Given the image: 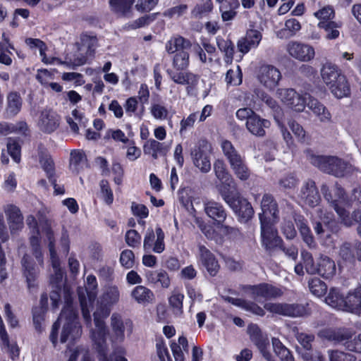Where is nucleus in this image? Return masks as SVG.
<instances>
[{"mask_svg": "<svg viewBox=\"0 0 361 361\" xmlns=\"http://www.w3.org/2000/svg\"><path fill=\"white\" fill-rule=\"evenodd\" d=\"M131 297L139 304L152 303L155 299L154 293L144 286H137L131 292Z\"/></svg>", "mask_w": 361, "mask_h": 361, "instance_id": "obj_41", "label": "nucleus"}, {"mask_svg": "<svg viewBox=\"0 0 361 361\" xmlns=\"http://www.w3.org/2000/svg\"><path fill=\"white\" fill-rule=\"evenodd\" d=\"M281 77L279 70L272 65H262L259 67L257 72L258 81L269 90H272L278 86Z\"/></svg>", "mask_w": 361, "mask_h": 361, "instance_id": "obj_13", "label": "nucleus"}, {"mask_svg": "<svg viewBox=\"0 0 361 361\" xmlns=\"http://www.w3.org/2000/svg\"><path fill=\"white\" fill-rule=\"evenodd\" d=\"M184 299V295L174 291L169 298V303L172 309L173 313L177 317L182 315L183 310V302Z\"/></svg>", "mask_w": 361, "mask_h": 361, "instance_id": "obj_54", "label": "nucleus"}, {"mask_svg": "<svg viewBox=\"0 0 361 361\" xmlns=\"http://www.w3.org/2000/svg\"><path fill=\"white\" fill-rule=\"evenodd\" d=\"M66 121L71 130L74 133H78L79 127L78 126H81L84 124L83 121V116L79 113V111L76 109H74L72 111L71 116H68L66 118Z\"/></svg>", "mask_w": 361, "mask_h": 361, "instance_id": "obj_59", "label": "nucleus"}, {"mask_svg": "<svg viewBox=\"0 0 361 361\" xmlns=\"http://www.w3.org/2000/svg\"><path fill=\"white\" fill-rule=\"evenodd\" d=\"M20 263L23 275L26 279L28 287H34L39 273V268L34 263L31 256L27 254L23 257Z\"/></svg>", "mask_w": 361, "mask_h": 361, "instance_id": "obj_28", "label": "nucleus"}, {"mask_svg": "<svg viewBox=\"0 0 361 361\" xmlns=\"http://www.w3.org/2000/svg\"><path fill=\"white\" fill-rule=\"evenodd\" d=\"M0 338L2 349L9 353L12 358L18 357L19 355V349L16 344L10 343L8 335L6 331L1 317H0Z\"/></svg>", "mask_w": 361, "mask_h": 361, "instance_id": "obj_47", "label": "nucleus"}, {"mask_svg": "<svg viewBox=\"0 0 361 361\" xmlns=\"http://www.w3.org/2000/svg\"><path fill=\"white\" fill-rule=\"evenodd\" d=\"M221 197L241 221L246 222L252 217L254 209L251 204L238 192L222 190Z\"/></svg>", "mask_w": 361, "mask_h": 361, "instance_id": "obj_6", "label": "nucleus"}, {"mask_svg": "<svg viewBox=\"0 0 361 361\" xmlns=\"http://www.w3.org/2000/svg\"><path fill=\"white\" fill-rule=\"evenodd\" d=\"M30 243L32 249V253L39 265H44V254L40 245V238L37 235H31L30 238Z\"/></svg>", "mask_w": 361, "mask_h": 361, "instance_id": "obj_58", "label": "nucleus"}, {"mask_svg": "<svg viewBox=\"0 0 361 361\" xmlns=\"http://www.w3.org/2000/svg\"><path fill=\"white\" fill-rule=\"evenodd\" d=\"M204 141L202 144L198 143L191 150L190 155L193 164L202 173H207L211 169L210 159L207 153L204 149Z\"/></svg>", "mask_w": 361, "mask_h": 361, "instance_id": "obj_23", "label": "nucleus"}, {"mask_svg": "<svg viewBox=\"0 0 361 361\" xmlns=\"http://www.w3.org/2000/svg\"><path fill=\"white\" fill-rule=\"evenodd\" d=\"M102 312V317H101L99 311L94 312L95 328L90 331V338L93 342L98 361H128L125 357L126 350L122 347H118L114 350L111 357H109V347L106 343L107 330L104 318L109 314L110 311L103 310Z\"/></svg>", "mask_w": 361, "mask_h": 361, "instance_id": "obj_1", "label": "nucleus"}, {"mask_svg": "<svg viewBox=\"0 0 361 361\" xmlns=\"http://www.w3.org/2000/svg\"><path fill=\"white\" fill-rule=\"evenodd\" d=\"M317 213L322 221L317 222L314 227V231L317 235H322L325 232L322 227V224H324L331 233H337L339 231L338 223L332 212H328L325 208H319L317 209Z\"/></svg>", "mask_w": 361, "mask_h": 361, "instance_id": "obj_18", "label": "nucleus"}, {"mask_svg": "<svg viewBox=\"0 0 361 361\" xmlns=\"http://www.w3.org/2000/svg\"><path fill=\"white\" fill-rule=\"evenodd\" d=\"M213 9L212 0H201L192 10L191 15L195 18H200L210 13Z\"/></svg>", "mask_w": 361, "mask_h": 361, "instance_id": "obj_57", "label": "nucleus"}, {"mask_svg": "<svg viewBox=\"0 0 361 361\" xmlns=\"http://www.w3.org/2000/svg\"><path fill=\"white\" fill-rule=\"evenodd\" d=\"M343 206L344 205L335 204V208H334L341 224L349 227L353 226L355 223H359L357 231L361 236V210H355L350 214Z\"/></svg>", "mask_w": 361, "mask_h": 361, "instance_id": "obj_27", "label": "nucleus"}, {"mask_svg": "<svg viewBox=\"0 0 361 361\" xmlns=\"http://www.w3.org/2000/svg\"><path fill=\"white\" fill-rule=\"evenodd\" d=\"M268 312L284 317H298L310 314L309 309L302 305L268 302L264 306Z\"/></svg>", "mask_w": 361, "mask_h": 361, "instance_id": "obj_11", "label": "nucleus"}, {"mask_svg": "<svg viewBox=\"0 0 361 361\" xmlns=\"http://www.w3.org/2000/svg\"><path fill=\"white\" fill-rule=\"evenodd\" d=\"M305 154L312 165L336 177H343L351 171V165L337 157L317 155L309 149L305 151Z\"/></svg>", "mask_w": 361, "mask_h": 361, "instance_id": "obj_3", "label": "nucleus"}, {"mask_svg": "<svg viewBox=\"0 0 361 361\" xmlns=\"http://www.w3.org/2000/svg\"><path fill=\"white\" fill-rule=\"evenodd\" d=\"M300 29V22L295 18H290L285 22L284 28L278 31L276 36L280 39H287L295 36Z\"/></svg>", "mask_w": 361, "mask_h": 361, "instance_id": "obj_48", "label": "nucleus"}, {"mask_svg": "<svg viewBox=\"0 0 361 361\" xmlns=\"http://www.w3.org/2000/svg\"><path fill=\"white\" fill-rule=\"evenodd\" d=\"M286 50L293 58L303 62L312 60L315 55L313 47L296 41L288 42Z\"/></svg>", "mask_w": 361, "mask_h": 361, "instance_id": "obj_16", "label": "nucleus"}, {"mask_svg": "<svg viewBox=\"0 0 361 361\" xmlns=\"http://www.w3.org/2000/svg\"><path fill=\"white\" fill-rule=\"evenodd\" d=\"M214 170L216 177L221 182L219 186V191L221 195V190L231 191L229 188H234L235 182L232 176L228 172L226 165L221 160H216L214 164Z\"/></svg>", "mask_w": 361, "mask_h": 361, "instance_id": "obj_25", "label": "nucleus"}, {"mask_svg": "<svg viewBox=\"0 0 361 361\" xmlns=\"http://www.w3.org/2000/svg\"><path fill=\"white\" fill-rule=\"evenodd\" d=\"M60 116L51 109H44L41 111L37 126L39 128L47 133L56 130L59 126Z\"/></svg>", "mask_w": 361, "mask_h": 361, "instance_id": "obj_21", "label": "nucleus"}, {"mask_svg": "<svg viewBox=\"0 0 361 361\" xmlns=\"http://www.w3.org/2000/svg\"><path fill=\"white\" fill-rule=\"evenodd\" d=\"M281 102L293 111L302 112L305 108L307 98L298 93L293 89H281L279 90Z\"/></svg>", "mask_w": 361, "mask_h": 361, "instance_id": "obj_17", "label": "nucleus"}, {"mask_svg": "<svg viewBox=\"0 0 361 361\" xmlns=\"http://www.w3.org/2000/svg\"><path fill=\"white\" fill-rule=\"evenodd\" d=\"M98 45V39L95 35L82 34L80 42L78 44V51L74 54V58L71 60L74 66L84 65L94 54Z\"/></svg>", "mask_w": 361, "mask_h": 361, "instance_id": "obj_9", "label": "nucleus"}, {"mask_svg": "<svg viewBox=\"0 0 361 361\" xmlns=\"http://www.w3.org/2000/svg\"><path fill=\"white\" fill-rule=\"evenodd\" d=\"M296 221V225L298 228L300 233L303 241L310 247H313L315 245L314 238L311 233L310 228L307 226V221L303 218L299 217Z\"/></svg>", "mask_w": 361, "mask_h": 361, "instance_id": "obj_51", "label": "nucleus"}, {"mask_svg": "<svg viewBox=\"0 0 361 361\" xmlns=\"http://www.w3.org/2000/svg\"><path fill=\"white\" fill-rule=\"evenodd\" d=\"M307 107L312 111L313 114L322 123H329L331 121V114L328 109L317 99L311 96L307 97Z\"/></svg>", "mask_w": 361, "mask_h": 361, "instance_id": "obj_35", "label": "nucleus"}, {"mask_svg": "<svg viewBox=\"0 0 361 361\" xmlns=\"http://www.w3.org/2000/svg\"><path fill=\"white\" fill-rule=\"evenodd\" d=\"M262 213L259 214V221H278V204L274 197L269 194H264L261 201Z\"/></svg>", "mask_w": 361, "mask_h": 361, "instance_id": "obj_19", "label": "nucleus"}, {"mask_svg": "<svg viewBox=\"0 0 361 361\" xmlns=\"http://www.w3.org/2000/svg\"><path fill=\"white\" fill-rule=\"evenodd\" d=\"M7 150L15 162L19 163L20 161V146L15 140L8 139Z\"/></svg>", "mask_w": 361, "mask_h": 361, "instance_id": "obj_63", "label": "nucleus"}, {"mask_svg": "<svg viewBox=\"0 0 361 361\" xmlns=\"http://www.w3.org/2000/svg\"><path fill=\"white\" fill-rule=\"evenodd\" d=\"M271 126V122L255 114L246 122V128L252 135L264 137L266 130Z\"/></svg>", "mask_w": 361, "mask_h": 361, "instance_id": "obj_33", "label": "nucleus"}, {"mask_svg": "<svg viewBox=\"0 0 361 361\" xmlns=\"http://www.w3.org/2000/svg\"><path fill=\"white\" fill-rule=\"evenodd\" d=\"M262 40V34L256 30H250L244 37L240 38L237 44L239 51L247 53L251 49L256 48Z\"/></svg>", "mask_w": 361, "mask_h": 361, "instance_id": "obj_31", "label": "nucleus"}, {"mask_svg": "<svg viewBox=\"0 0 361 361\" xmlns=\"http://www.w3.org/2000/svg\"><path fill=\"white\" fill-rule=\"evenodd\" d=\"M271 341L274 350L281 361H294L290 350L283 345L279 338H273Z\"/></svg>", "mask_w": 361, "mask_h": 361, "instance_id": "obj_52", "label": "nucleus"}, {"mask_svg": "<svg viewBox=\"0 0 361 361\" xmlns=\"http://www.w3.org/2000/svg\"><path fill=\"white\" fill-rule=\"evenodd\" d=\"M25 43L30 49L37 48L39 49V54L42 58V61L44 63H50L51 64V63H54V61H56L59 64L68 65V63L67 62H63L56 58H52L51 59H49L48 58H47L46 54H45V51L47 50V46H46L45 43L39 39L27 38L25 39Z\"/></svg>", "mask_w": 361, "mask_h": 361, "instance_id": "obj_44", "label": "nucleus"}, {"mask_svg": "<svg viewBox=\"0 0 361 361\" xmlns=\"http://www.w3.org/2000/svg\"><path fill=\"white\" fill-rule=\"evenodd\" d=\"M189 58L188 50H182L176 53L173 58V67L178 71L186 69L189 66Z\"/></svg>", "mask_w": 361, "mask_h": 361, "instance_id": "obj_56", "label": "nucleus"}, {"mask_svg": "<svg viewBox=\"0 0 361 361\" xmlns=\"http://www.w3.org/2000/svg\"><path fill=\"white\" fill-rule=\"evenodd\" d=\"M204 210L210 219L216 221V224L224 223L226 219V209L219 202L213 200L206 201L204 202Z\"/></svg>", "mask_w": 361, "mask_h": 361, "instance_id": "obj_29", "label": "nucleus"}, {"mask_svg": "<svg viewBox=\"0 0 361 361\" xmlns=\"http://www.w3.org/2000/svg\"><path fill=\"white\" fill-rule=\"evenodd\" d=\"M4 212L9 226L11 233H15L22 230L24 226L23 216L18 207L13 204L4 206Z\"/></svg>", "mask_w": 361, "mask_h": 361, "instance_id": "obj_20", "label": "nucleus"}, {"mask_svg": "<svg viewBox=\"0 0 361 361\" xmlns=\"http://www.w3.org/2000/svg\"><path fill=\"white\" fill-rule=\"evenodd\" d=\"M318 26L325 30L327 39H335L338 37V28L341 27L339 23L334 21H320Z\"/></svg>", "mask_w": 361, "mask_h": 361, "instance_id": "obj_53", "label": "nucleus"}, {"mask_svg": "<svg viewBox=\"0 0 361 361\" xmlns=\"http://www.w3.org/2000/svg\"><path fill=\"white\" fill-rule=\"evenodd\" d=\"M247 332L251 341L255 343L263 357L267 361H275L274 356L269 351V341L267 335L263 334L256 324H250L247 327Z\"/></svg>", "mask_w": 361, "mask_h": 361, "instance_id": "obj_14", "label": "nucleus"}, {"mask_svg": "<svg viewBox=\"0 0 361 361\" xmlns=\"http://www.w3.org/2000/svg\"><path fill=\"white\" fill-rule=\"evenodd\" d=\"M221 148L236 177L241 180H247L250 176V171L245 164L244 159L232 143L230 141L224 140L221 142Z\"/></svg>", "mask_w": 361, "mask_h": 361, "instance_id": "obj_7", "label": "nucleus"}, {"mask_svg": "<svg viewBox=\"0 0 361 361\" xmlns=\"http://www.w3.org/2000/svg\"><path fill=\"white\" fill-rule=\"evenodd\" d=\"M145 279L148 284L160 286L162 288H169L171 285L169 276L164 270H148L145 272Z\"/></svg>", "mask_w": 361, "mask_h": 361, "instance_id": "obj_36", "label": "nucleus"}, {"mask_svg": "<svg viewBox=\"0 0 361 361\" xmlns=\"http://www.w3.org/2000/svg\"><path fill=\"white\" fill-rule=\"evenodd\" d=\"M317 274L325 279H330L336 274V264L329 257L321 256L317 260Z\"/></svg>", "mask_w": 361, "mask_h": 361, "instance_id": "obj_40", "label": "nucleus"}, {"mask_svg": "<svg viewBox=\"0 0 361 361\" xmlns=\"http://www.w3.org/2000/svg\"><path fill=\"white\" fill-rule=\"evenodd\" d=\"M331 92L337 98H343L350 94V85L346 77L341 76L339 80L328 87Z\"/></svg>", "mask_w": 361, "mask_h": 361, "instance_id": "obj_46", "label": "nucleus"}, {"mask_svg": "<svg viewBox=\"0 0 361 361\" xmlns=\"http://www.w3.org/2000/svg\"><path fill=\"white\" fill-rule=\"evenodd\" d=\"M22 101L20 95L16 92H10L7 96L6 114L9 116H15L20 111Z\"/></svg>", "mask_w": 361, "mask_h": 361, "instance_id": "obj_50", "label": "nucleus"}, {"mask_svg": "<svg viewBox=\"0 0 361 361\" xmlns=\"http://www.w3.org/2000/svg\"><path fill=\"white\" fill-rule=\"evenodd\" d=\"M344 311L356 314H361V288L349 292L345 297Z\"/></svg>", "mask_w": 361, "mask_h": 361, "instance_id": "obj_37", "label": "nucleus"}, {"mask_svg": "<svg viewBox=\"0 0 361 361\" xmlns=\"http://www.w3.org/2000/svg\"><path fill=\"white\" fill-rule=\"evenodd\" d=\"M309 288L313 295L321 297L326 293L327 286L319 279L314 278L309 281Z\"/></svg>", "mask_w": 361, "mask_h": 361, "instance_id": "obj_60", "label": "nucleus"}, {"mask_svg": "<svg viewBox=\"0 0 361 361\" xmlns=\"http://www.w3.org/2000/svg\"><path fill=\"white\" fill-rule=\"evenodd\" d=\"M324 193V198L330 204V205L335 208V204L348 205L350 204V201L348 200L345 190L338 185H336L334 189V195L328 191V188L324 185L322 188Z\"/></svg>", "mask_w": 361, "mask_h": 361, "instance_id": "obj_30", "label": "nucleus"}, {"mask_svg": "<svg viewBox=\"0 0 361 361\" xmlns=\"http://www.w3.org/2000/svg\"><path fill=\"white\" fill-rule=\"evenodd\" d=\"M325 302L333 308L343 310L345 307V298L336 288H331L325 298Z\"/></svg>", "mask_w": 361, "mask_h": 361, "instance_id": "obj_49", "label": "nucleus"}, {"mask_svg": "<svg viewBox=\"0 0 361 361\" xmlns=\"http://www.w3.org/2000/svg\"><path fill=\"white\" fill-rule=\"evenodd\" d=\"M85 162V157L83 152L74 150L71 153L70 166L73 171L78 172L80 166Z\"/></svg>", "mask_w": 361, "mask_h": 361, "instance_id": "obj_62", "label": "nucleus"}, {"mask_svg": "<svg viewBox=\"0 0 361 361\" xmlns=\"http://www.w3.org/2000/svg\"><path fill=\"white\" fill-rule=\"evenodd\" d=\"M338 255L345 263L353 264L355 259L361 261V243H343L340 247Z\"/></svg>", "mask_w": 361, "mask_h": 361, "instance_id": "obj_26", "label": "nucleus"}, {"mask_svg": "<svg viewBox=\"0 0 361 361\" xmlns=\"http://www.w3.org/2000/svg\"><path fill=\"white\" fill-rule=\"evenodd\" d=\"M319 336L335 343L342 344L348 350L358 353L361 351V334L353 336L348 329H326L321 331Z\"/></svg>", "mask_w": 361, "mask_h": 361, "instance_id": "obj_5", "label": "nucleus"}, {"mask_svg": "<svg viewBox=\"0 0 361 361\" xmlns=\"http://www.w3.org/2000/svg\"><path fill=\"white\" fill-rule=\"evenodd\" d=\"M164 149L163 144L154 139L148 140L143 146L145 154H149L154 159L158 158L159 154Z\"/></svg>", "mask_w": 361, "mask_h": 361, "instance_id": "obj_55", "label": "nucleus"}, {"mask_svg": "<svg viewBox=\"0 0 361 361\" xmlns=\"http://www.w3.org/2000/svg\"><path fill=\"white\" fill-rule=\"evenodd\" d=\"M321 76L323 82L329 87L344 75L341 73V70L335 64L326 63L321 70Z\"/></svg>", "mask_w": 361, "mask_h": 361, "instance_id": "obj_39", "label": "nucleus"}, {"mask_svg": "<svg viewBox=\"0 0 361 361\" xmlns=\"http://www.w3.org/2000/svg\"><path fill=\"white\" fill-rule=\"evenodd\" d=\"M167 73L171 79L176 83L179 85H187V90L195 88L199 81V77L190 72H174L172 70H168Z\"/></svg>", "mask_w": 361, "mask_h": 361, "instance_id": "obj_34", "label": "nucleus"}, {"mask_svg": "<svg viewBox=\"0 0 361 361\" xmlns=\"http://www.w3.org/2000/svg\"><path fill=\"white\" fill-rule=\"evenodd\" d=\"M300 198L310 207L317 206L320 201V195L313 181H307L301 188Z\"/></svg>", "mask_w": 361, "mask_h": 361, "instance_id": "obj_32", "label": "nucleus"}, {"mask_svg": "<svg viewBox=\"0 0 361 361\" xmlns=\"http://www.w3.org/2000/svg\"><path fill=\"white\" fill-rule=\"evenodd\" d=\"M198 257L202 266L211 276H215L219 269V265L214 255L204 245L199 244Z\"/></svg>", "mask_w": 361, "mask_h": 361, "instance_id": "obj_24", "label": "nucleus"}, {"mask_svg": "<svg viewBox=\"0 0 361 361\" xmlns=\"http://www.w3.org/2000/svg\"><path fill=\"white\" fill-rule=\"evenodd\" d=\"M301 257L306 271L310 274H317V263L314 264L312 255L307 251H302Z\"/></svg>", "mask_w": 361, "mask_h": 361, "instance_id": "obj_61", "label": "nucleus"}, {"mask_svg": "<svg viewBox=\"0 0 361 361\" xmlns=\"http://www.w3.org/2000/svg\"><path fill=\"white\" fill-rule=\"evenodd\" d=\"M39 226L48 242L49 259L54 271V274L50 278V282L53 286H61L63 272L60 267V260L55 248V238L54 232L52 229V222L49 219H42L40 221Z\"/></svg>", "mask_w": 361, "mask_h": 361, "instance_id": "obj_4", "label": "nucleus"}, {"mask_svg": "<svg viewBox=\"0 0 361 361\" xmlns=\"http://www.w3.org/2000/svg\"><path fill=\"white\" fill-rule=\"evenodd\" d=\"M191 42L180 35L171 37L165 44V49L169 54L178 53L182 50H188Z\"/></svg>", "mask_w": 361, "mask_h": 361, "instance_id": "obj_38", "label": "nucleus"}, {"mask_svg": "<svg viewBox=\"0 0 361 361\" xmlns=\"http://www.w3.org/2000/svg\"><path fill=\"white\" fill-rule=\"evenodd\" d=\"M110 341L112 344L124 341L126 333L130 334L133 331V324L128 319H124L118 312H114L110 317Z\"/></svg>", "mask_w": 361, "mask_h": 361, "instance_id": "obj_10", "label": "nucleus"}, {"mask_svg": "<svg viewBox=\"0 0 361 361\" xmlns=\"http://www.w3.org/2000/svg\"><path fill=\"white\" fill-rule=\"evenodd\" d=\"M164 238L165 235L161 227L157 226L155 230L149 227L144 237V250L157 254L163 252L165 250Z\"/></svg>", "mask_w": 361, "mask_h": 361, "instance_id": "obj_12", "label": "nucleus"}, {"mask_svg": "<svg viewBox=\"0 0 361 361\" xmlns=\"http://www.w3.org/2000/svg\"><path fill=\"white\" fill-rule=\"evenodd\" d=\"M120 297L121 293L116 286H107L100 297L101 304L105 307L115 305L119 302Z\"/></svg>", "mask_w": 361, "mask_h": 361, "instance_id": "obj_42", "label": "nucleus"}, {"mask_svg": "<svg viewBox=\"0 0 361 361\" xmlns=\"http://www.w3.org/2000/svg\"><path fill=\"white\" fill-rule=\"evenodd\" d=\"M39 161L47 178L55 175L54 164L47 149L42 147L38 149Z\"/></svg>", "mask_w": 361, "mask_h": 361, "instance_id": "obj_45", "label": "nucleus"}, {"mask_svg": "<svg viewBox=\"0 0 361 361\" xmlns=\"http://www.w3.org/2000/svg\"><path fill=\"white\" fill-rule=\"evenodd\" d=\"M61 324L63 330L61 335V342L74 341L82 335V328L78 322L75 308L71 302L66 299V305L62 310L59 319L53 324L50 339L55 345L57 340V331Z\"/></svg>", "mask_w": 361, "mask_h": 361, "instance_id": "obj_2", "label": "nucleus"}, {"mask_svg": "<svg viewBox=\"0 0 361 361\" xmlns=\"http://www.w3.org/2000/svg\"><path fill=\"white\" fill-rule=\"evenodd\" d=\"M150 113L155 119L164 120L167 118L169 111L160 104L152 103L150 106Z\"/></svg>", "mask_w": 361, "mask_h": 361, "instance_id": "obj_64", "label": "nucleus"}, {"mask_svg": "<svg viewBox=\"0 0 361 361\" xmlns=\"http://www.w3.org/2000/svg\"><path fill=\"white\" fill-rule=\"evenodd\" d=\"M278 221H260L261 242L262 246L267 250H272L281 245V239L278 235L274 225Z\"/></svg>", "mask_w": 361, "mask_h": 361, "instance_id": "obj_15", "label": "nucleus"}, {"mask_svg": "<svg viewBox=\"0 0 361 361\" xmlns=\"http://www.w3.org/2000/svg\"><path fill=\"white\" fill-rule=\"evenodd\" d=\"M247 291L255 299H272L280 297L283 294L281 289L268 283H261L257 286H249Z\"/></svg>", "mask_w": 361, "mask_h": 361, "instance_id": "obj_22", "label": "nucleus"}, {"mask_svg": "<svg viewBox=\"0 0 361 361\" xmlns=\"http://www.w3.org/2000/svg\"><path fill=\"white\" fill-rule=\"evenodd\" d=\"M97 288V282L96 277L93 275H90L87 277V287H80L78 289V294L80 302L82 316L87 323V325L91 324V317L89 307L92 306V302L96 298Z\"/></svg>", "mask_w": 361, "mask_h": 361, "instance_id": "obj_8", "label": "nucleus"}, {"mask_svg": "<svg viewBox=\"0 0 361 361\" xmlns=\"http://www.w3.org/2000/svg\"><path fill=\"white\" fill-rule=\"evenodd\" d=\"M135 0H109L111 10L122 17H130Z\"/></svg>", "mask_w": 361, "mask_h": 361, "instance_id": "obj_43", "label": "nucleus"}]
</instances>
